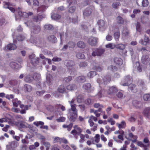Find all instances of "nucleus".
<instances>
[{"mask_svg": "<svg viewBox=\"0 0 150 150\" xmlns=\"http://www.w3.org/2000/svg\"><path fill=\"white\" fill-rule=\"evenodd\" d=\"M33 14L32 12H29L28 13H27L19 11L18 12V15H15L16 21H17L20 18L27 20V22H24V23L27 27L30 28L31 37L30 40V42L39 47H44L45 44L43 40L42 39L35 38L33 36V35L38 34L40 32L41 28L39 25H35L29 20V16L32 15Z\"/></svg>", "mask_w": 150, "mask_h": 150, "instance_id": "nucleus-1", "label": "nucleus"}, {"mask_svg": "<svg viewBox=\"0 0 150 150\" xmlns=\"http://www.w3.org/2000/svg\"><path fill=\"white\" fill-rule=\"evenodd\" d=\"M118 89L115 86H113L109 87L107 91L105 89H102L100 90L96 95V98H99L107 96L109 98H113L115 96V93L118 91Z\"/></svg>", "mask_w": 150, "mask_h": 150, "instance_id": "nucleus-2", "label": "nucleus"}, {"mask_svg": "<svg viewBox=\"0 0 150 150\" xmlns=\"http://www.w3.org/2000/svg\"><path fill=\"white\" fill-rule=\"evenodd\" d=\"M132 81V77L128 75L125 76L124 79L122 81L121 83V85L124 86H128L129 91H131L133 93H135L137 91V88L135 85L131 83Z\"/></svg>", "mask_w": 150, "mask_h": 150, "instance_id": "nucleus-3", "label": "nucleus"}, {"mask_svg": "<svg viewBox=\"0 0 150 150\" xmlns=\"http://www.w3.org/2000/svg\"><path fill=\"white\" fill-rule=\"evenodd\" d=\"M47 6H46L42 5L39 6L37 9L38 16H35L33 18V20L35 22H37L40 21L42 18L45 17L44 14H43L42 12L44 11L46 9Z\"/></svg>", "mask_w": 150, "mask_h": 150, "instance_id": "nucleus-4", "label": "nucleus"}, {"mask_svg": "<svg viewBox=\"0 0 150 150\" xmlns=\"http://www.w3.org/2000/svg\"><path fill=\"white\" fill-rule=\"evenodd\" d=\"M111 80V76L110 75H106L103 78L101 76H99L97 80V81L99 84L100 87V84L103 82L104 84H107L109 83Z\"/></svg>", "mask_w": 150, "mask_h": 150, "instance_id": "nucleus-5", "label": "nucleus"}, {"mask_svg": "<svg viewBox=\"0 0 150 150\" xmlns=\"http://www.w3.org/2000/svg\"><path fill=\"white\" fill-rule=\"evenodd\" d=\"M74 129L71 132V134H73L76 139L78 138V135H79L82 132V129L77 125H75L74 126Z\"/></svg>", "mask_w": 150, "mask_h": 150, "instance_id": "nucleus-6", "label": "nucleus"}, {"mask_svg": "<svg viewBox=\"0 0 150 150\" xmlns=\"http://www.w3.org/2000/svg\"><path fill=\"white\" fill-rule=\"evenodd\" d=\"M92 69L97 71L100 72L102 71L103 67L102 66H99L98 63L96 61H93L91 65Z\"/></svg>", "mask_w": 150, "mask_h": 150, "instance_id": "nucleus-7", "label": "nucleus"}, {"mask_svg": "<svg viewBox=\"0 0 150 150\" xmlns=\"http://www.w3.org/2000/svg\"><path fill=\"white\" fill-rule=\"evenodd\" d=\"M105 23L106 22L102 20H99L97 22V24L99 27L100 30L103 31L107 28V26Z\"/></svg>", "mask_w": 150, "mask_h": 150, "instance_id": "nucleus-8", "label": "nucleus"}, {"mask_svg": "<svg viewBox=\"0 0 150 150\" xmlns=\"http://www.w3.org/2000/svg\"><path fill=\"white\" fill-rule=\"evenodd\" d=\"M13 43H13H10L8 44L4 48V50H6V48L7 49L9 50H14L16 49V45L15 44V43L16 42V40H14V36L13 35Z\"/></svg>", "mask_w": 150, "mask_h": 150, "instance_id": "nucleus-9", "label": "nucleus"}, {"mask_svg": "<svg viewBox=\"0 0 150 150\" xmlns=\"http://www.w3.org/2000/svg\"><path fill=\"white\" fill-rule=\"evenodd\" d=\"M15 124L16 126L20 128H25L27 127H29L30 128L31 127V126H30L29 125L24 122H16Z\"/></svg>", "mask_w": 150, "mask_h": 150, "instance_id": "nucleus-10", "label": "nucleus"}, {"mask_svg": "<svg viewBox=\"0 0 150 150\" xmlns=\"http://www.w3.org/2000/svg\"><path fill=\"white\" fill-rule=\"evenodd\" d=\"M150 40L149 37L144 35V39H141L139 41V42L142 45H146L147 44L149 43Z\"/></svg>", "mask_w": 150, "mask_h": 150, "instance_id": "nucleus-11", "label": "nucleus"}, {"mask_svg": "<svg viewBox=\"0 0 150 150\" xmlns=\"http://www.w3.org/2000/svg\"><path fill=\"white\" fill-rule=\"evenodd\" d=\"M104 51L105 50L103 49H96L92 52V55L93 56H100Z\"/></svg>", "mask_w": 150, "mask_h": 150, "instance_id": "nucleus-12", "label": "nucleus"}, {"mask_svg": "<svg viewBox=\"0 0 150 150\" xmlns=\"http://www.w3.org/2000/svg\"><path fill=\"white\" fill-rule=\"evenodd\" d=\"M70 110H69V119L70 121L74 122L77 117L78 114L76 113L71 112H70Z\"/></svg>", "mask_w": 150, "mask_h": 150, "instance_id": "nucleus-13", "label": "nucleus"}, {"mask_svg": "<svg viewBox=\"0 0 150 150\" xmlns=\"http://www.w3.org/2000/svg\"><path fill=\"white\" fill-rule=\"evenodd\" d=\"M64 64L68 69H70L74 65V62L71 60H66L65 61ZM72 69V68H71Z\"/></svg>", "mask_w": 150, "mask_h": 150, "instance_id": "nucleus-14", "label": "nucleus"}, {"mask_svg": "<svg viewBox=\"0 0 150 150\" xmlns=\"http://www.w3.org/2000/svg\"><path fill=\"white\" fill-rule=\"evenodd\" d=\"M74 100L72 99L70 102V104L71 106V110L72 111L73 113H77V110L76 109V105L74 104Z\"/></svg>", "mask_w": 150, "mask_h": 150, "instance_id": "nucleus-15", "label": "nucleus"}, {"mask_svg": "<svg viewBox=\"0 0 150 150\" xmlns=\"http://www.w3.org/2000/svg\"><path fill=\"white\" fill-rule=\"evenodd\" d=\"M150 61V59L148 55H143L141 59L142 62L144 64H147Z\"/></svg>", "mask_w": 150, "mask_h": 150, "instance_id": "nucleus-16", "label": "nucleus"}, {"mask_svg": "<svg viewBox=\"0 0 150 150\" xmlns=\"http://www.w3.org/2000/svg\"><path fill=\"white\" fill-rule=\"evenodd\" d=\"M34 79L33 77L29 74L26 75L25 76L24 80L26 82L30 83Z\"/></svg>", "mask_w": 150, "mask_h": 150, "instance_id": "nucleus-17", "label": "nucleus"}, {"mask_svg": "<svg viewBox=\"0 0 150 150\" xmlns=\"http://www.w3.org/2000/svg\"><path fill=\"white\" fill-rule=\"evenodd\" d=\"M83 88L88 92H91V85L90 83H87L83 84Z\"/></svg>", "mask_w": 150, "mask_h": 150, "instance_id": "nucleus-18", "label": "nucleus"}, {"mask_svg": "<svg viewBox=\"0 0 150 150\" xmlns=\"http://www.w3.org/2000/svg\"><path fill=\"white\" fill-rule=\"evenodd\" d=\"M114 61L115 63L117 65H121L123 63L122 59L120 58H115Z\"/></svg>", "mask_w": 150, "mask_h": 150, "instance_id": "nucleus-19", "label": "nucleus"}, {"mask_svg": "<svg viewBox=\"0 0 150 150\" xmlns=\"http://www.w3.org/2000/svg\"><path fill=\"white\" fill-rule=\"evenodd\" d=\"M92 12V9L90 8H87L83 12V15L84 17L89 16Z\"/></svg>", "mask_w": 150, "mask_h": 150, "instance_id": "nucleus-20", "label": "nucleus"}, {"mask_svg": "<svg viewBox=\"0 0 150 150\" xmlns=\"http://www.w3.org/2000/svg\"><path fill=\"white\" fill-rule=\"evenodd\" d=\"M128 136L131 139V140L133 143H135L137 141L138 137L137 135H134L132 133H130L129 134Z\"/></svg>", "mask_w": 150, "mask_h": 150, "instance_id": "nucleus-21", "label": "nucleus"}, {"mask_svg": "<svg viewBox=\"0 0 150 150\" xmlns=\"http://www.w3.org/2000/svg\"><path fill=\"white\" fill-rule=\"evenodd\" d=\"M66 88L69 91H74L77 89V86L75 84H71L67 86Z\"/></svg>", "mask_w": 150, "mask_h": 150, "instance_id": "nucleus-22", "label": "nucleus"}, {"mask_svg": "<svg viewBox=\"0 0 150 150\" xmlns=\"http://www.w3.org/2000/svg\"><path fill=\"white\" fill-rule=\"evenodd\" d=\"M89 43L90 45H96L97 42V39L94 37H91L88 39Z\"/></svg>", "mask_w": 150, "mask_h": 150, "instance_id": "nucleus-23", "label": "nucleus"}, {"mask_svg": "<svg viewBox=\"0 0 150 150\" xmlns=\"http://www.w3.org/2000/svg\"><path fill=\"white\" fill-rule=\"evenodd\" d=\"M52 77L50 74H47L46 76L47 82L49 85L52 84Z\"/></svg>", "mask_w": 150, "mask_h": 150, "instance_id": "nucleus-24", "label": "nucleus"}, {"mask_svg": "<svg viewBox=\"0 0 150 150\" xmlns=\"http://www.w3.org/2000/svg\"><path fill=\"white\" fill-rule=\"evenodd\" d=\"M12 102L13 104V105L14 106L17 107L19 105H20L21 102L20 100H19L16 98H14L12 100Z\"/></svg>", "mask_w": 150, "mask_h": 150, "instance_id": "nucleus-25", "label": "nucleus"}, {"mask_svg": "<svg viewBox=\"0 0 150 150\" xmlns=\"http://www.w3.org/2000/svg\"><path fill=\"white\" fill-rule=\"evenodd\" d=\"M120 36V33L119 29V28H117V31L115 32L114 35V37L115 40L116 41H118Z\"/></svg>", "mask_w": 150, "mask_h": 150, "instance_id": "nucleus-26", "label": "nucleus"}, {"mask_svg": "<svg viewBox=\"0 0 150 150\" xmlns=\"http://www.w3.org/2000/svg\"><path fill=\"white\" fill-rule=\"evenodd\" d=\"M133 104L134 106L137 108H139L141 107L142 103L141 102L137 100H134L133 101Z\"/></svg>", "mask_w": 150, "mask_h": 150, "instance_id": "nucleus-27", "label": "nucleus"}, {"mask_svg": "<svg viewBox=\"0 0 150 150\" xmlns=\"http://www.w3.org/2000/svg\"><path fill=\"white\" fill-rule=\"evenodd\" d=\"M76 81L79 82L83 83L86 81V79L84 76H80L76 78Z\"/></svg>", "mask_w": 150, "mask_h": 150, "instance_id": "nucleus-28", "label": "nucleus"}, {"mask_svg": "<svg viewBox=\"0 0 150 150\" xmlns=\"http://www.w3.org/2000/svg\"><path fill=\"white\" fill-rule=\"evenodd\" d=\"M39 58H33V59L31 60V62L32 64L34 66H36L39 62Z\"/></svg>", "mask_w": 150, "mask_h": 150, "instance_id": "nucleus-29", "label": "nucleus"}, {"mask_svg": "<svg viewBox=\"0 0 150 150\" xmlns=\"http://www.w3.org/2000/svg\"><path fill=\"white\" fill-rule=\"evenodd\" d=\"M10 65L12 68L15 69H18L19 68V66L18 64L15 62H11L10 63Z\"/></svg>", "mask_w": 150, "mask_h": 150, "instance_id": "nucleus-30", "label": "nucleus"}, {"mask_svg": "<svg viewBox=\"0 0 150 150\" xmlns=\"http://www.w3.org/2000/svg\"><path fill=\"white\" fill-rule=\"evenodd\" d=\"M24 90L26 91L30 92L32 91V87L30 85L25 84L24 86Z\"/></svg>", "mask_w": 150, "mask_h": 150, "instance_id": "nucleus-31", "label": "nucleus"}, {"mask_svg": "<svg viewBox=\"0 0 150 150\" xmlns=\"http://www.w3.org/2000/svg\"><path fill=\"white\" fill-rule=\"evenodd\" d=\"M85 103L87 105L91 106L93 103V101L90 99L87 98L84 101Z\"/></svg>", "mask_w": 150, "mask_h": 150, "instance_id": "nucleus-32", "label": "nucleus"}, {"mask_svg": "<svg viewBox=\"0 0 150 150\" xmlns=\"http://www.w3.org/2000/svg\"><path fill=\"white\" fill-rule=\"evenodd\" d=\"M18 145V144L17 142L13 141L11 142L10 145H7L6 147L8 148V147L10 146L11 148H13L17 147Z\"/></svg>", "mask_w": 150, "mask_h": 150, "instance_id": "nucleus-33", "label": "nucleus"}, {"mask_svg": "<svg viewBox=\"0 0 150 150\" xmlns=\"http://www.w3.org/2000/svg\"><path fill=\"white\" fill-rule=\"evenodd\" d=\"M58 91L60 93H63L66 91V89L63 85H60L58 88Z\"/></svg>", "mask_w": 150, "mask_h": 150, "instance_id": "nucleus-34", "label": "nucleus"}, {"mask_svg": "<svg viewBox=\"0 0 150 150\" xmlns=\"http://www.w3.org/2000/svg\"><path fill=\"white\" fill-rule=\"evenodd\" d=\"M51 18L52 19L54 20H58L59 19L61 18V16L57 14L51 13Z\"/></svg>", "mask_w": 150, "mask_h": 150, "instance_id": "nucleus-35", "label": "nucleus"}, {"mask_svg": "<svg viewBox=\"0 0 150 150\" xmlns=\"http://www.w3.org/2000/svg\"><path fill=\"white\" fill-rule=\"evenodd\" d=\"M136 27L137 32L141 34L142 29L141 27L140 23L139 22H137L136 25Z\"/></svg>", "mask_w": 150, "mask_h": 150, "instance_id": "nucleus-36", "label": "nucleus"}, {"mask_svg": "<svg viewBox=\"0 0 150 150\" xmlns=\"http://www.w3.org/2000/svg\"><path fill=\"white\" fill-rule=\"evenodd\" d=\"M77 46L81 48H83L85 47V44L82 41H79L77 43Z\"/></svg>", "mask_w": 150, "mask_h": 150, "instance_id": "nucleus-37", "label": "nucleus"}, {"mask_svg": "<svg viewBox=\"0 0 150 150\" xmlns=\"http://www.w3.org/2000/svg\"><path fill=\"white\" fill-rule=\"evenodd\" d=\"M48 38V40L53 42L55 43L57 41V39L56 37L53 35L49 36Z\"/></svg>", "mask_w": 150, "mask_h": 150, "instance_id": "nucleus-38", "label": "nucleus"}, {"mask_svg": "<svg viewBox=\"0 0 150 150\" xmlns=\"http://www.w3.org/2000/svg\"><path fill=\"white\" fill-rule=\"evenodd\" d=\"M105 47L107 48H109L111 49H114L116 47V45L113 43H110L105 45Z\"/></svg>", "mask_w": 150, "mask_h": 150, "instance_id": "nucleus-39", "label": "nucleus"}, {"mask_svg": "<svg viewBox=\"0 0 150 150\" xmlns=\"http://www.w3.org/2000/svg\"><path fill=\"white\" fill-rule=\"evenodd\" d=\"M60 37L61 39V43H62V40L64 38V37H65V38L67 39L68 37V34L67 33H66L65 35L63 33H60L59 34Z\"/></svg>", "mask_w": 150, "mask_h": 150, "instance_id": "nucleus-40", "label": "nucleus"}, {"mask_svg": "<svg viewBox=\"0 0 150 150\" xmlns=\"http://www.w3.org/2000/svg\"><path fill=\"white\" fill-rule=\"evenodd\" d=\"M116 47L120 50H123L125 49V45L122 44H119L116 45Z\"/></svg>", "mask_w": 150, "mask_h": 150, "instance_id": "nucleus-41", "label": "nucleus"}, {"mask_svg": "<svg viewBox=\"0 0 150 150\" xmlns=\"http://www.w3.org/2000/svg\"><path fill=\"white\" fill-rule=\"evenodd\" d=\"M96 74V71H91L88 74L87 76L90 78H92Z\"/></svg>", "mask_w": 150, "mask_h": 150, "instance_id": "nucleus-42", "label": "nucleus"}, {"mask_svg": "<svg viewBox=\"0 0 150 150\" xmlns=\"http://www.w3.org/2000/svg\"><path fill=\"white\" fill-rule=\"evenodd\" d=\"M84 97L81 95H79L77 98V101L79 103H81L83 102V100Z\"/></svg>", "mask_w": 150, "mask_h": 150, "instance_id": "nucleus-43", "label": "nucleus"}, {"mask_svg": "<svg viewBox=\"0 0 150 150\" xmlns=\"http://www.w3.org/2000/svg\"><path fill=\"white\" fill-rule=\"evenodd\" d=\"M129 33V31L126 28H124L122 31V35L125 36H127Z\"/></svg>", "mask_w": 150, "mask_h": 150, "instance_id": "nucleus-44", "label": "nucleus"}, {"mask_svg": "<svg viewBox=\"0 0 150 150\" xmlns=\"http://www.w3.org/2000/svg\"><path fill=\"white\" fill-rule=\"evenodd\" d=\"M126 126V123L125 121H122L120 124H118V127L119 128H125Z\"/></svg>", "mask_w": 150, "mask_h": 150, "instance_id": "nucleus-45", "label": "nucleus"}, {"mask_svg": "<svg viewBox=\"0 0 150 150\" xmlns=\"http://www.w3.org/2000/svg\"><path fill=\"white\" fill-rule=\"evenodd\" d=\"M44 28L45 30H51L53 29V26L50 24L45 25Z\"/></svg>", "mask_w": 150, "mask_h": 150, "instance_id": "nucleus-46", "label": "nucleus"}, {"mask_svg": "<svg viewBox=\"0 0 150 150\" xmlns=\"http://www.w3.org/2000/svg\"><path fill=\"white\" fill-rule=\"evenodd\" d=\"M143 98L144 100L145 101L150 100V94H144L143 96Z\"/></svg>", "mask_w": 150, "mask_h": 150, "instance_id": "nucleus-47", "label": "nucleus"}, {"mask_svg": "<svg viewBox=\"0 0 150 150\" xmlns=\"http://www.w3.org/2000/svg\"><path fill=\"white\" fill-rule=\"evenodd\" d=\"M34 79L36 80H39L40 78V75L39 74L35 73H34L33 76Z\"/></svg>", "mask_w": 150, "mask_h": 150, "instance_id": "nucleus-48", "label": "nucleus"}, {"mask_svg": "<svg viewBox=\"0 0 150 150\" xmlns=\"http://www.w3.org/2000/svg\"><path fill=\"white\" fill-rule=\"evenodd\" d=\"M76 56L79 59H84L85 58V55L81 53H77Z\"/></svg>", "mask_w": 150, "mask_h": 150, "instance_id": "nucleus-49", "label": "nucleus"}, {"mask_svg": "<svg viewBox=\"0 0 150 150\" xmlns=\"http://www.w3.org/2000/svg\"><path fill=\"white\" fill-rule=\"evenodd\" d=\"M47 109L50 112H52L54 111V107L51 105H47L46 106Z\"/></svg>", "mask_w": 150, "mask_h": 150, "instance_id": "nucleus-50", "label": "nucleus"}, {"mask_svg": "<svg viewBox=\"0 0 150 150\" xmlns=\"http://www.w3.org/2000/svg\"><path fill=\"white\" fill-rule=\"evenodd\" d=\"M34 125H36L37 127H38L39 125L42 126L44 124V122L42 121L34 122H33Z\"/></svg>", "mask_w": 150, "mask_h": 150, "instance_id": "nucleus-51", "label": "nucleus"}, {"mask_svg": "<svg viewBox=\"0 0 150 150\" xmlns=\"http://www.w3.org/2000/svg\"><path fill=\"white\" fill-rule=\"evenodd\" d=\"M108 68V70L111 71H116L117 69V67L113 65H111L109 66Z\"/></svg>", "mask_w": 150, "mask_h": 150, "instance_id": "nucleus-52", "label": "nucleus"}, {"mask_svg": "<svg viewBox=\"0 0 150 150\" xmlns=\"http://www.w3.org/2000/svg\"><path fill=\"white\" fill-rule=\"evenodd\" d=\"M73 126V124L70 123L68 125H64L63 126V127L64 128H67V130L69 131H70Z\"/></svg>", "mask_w": 150, "mask_h": 150, "instance_id": "nucleus-53", "label": "nucleus"}, {"mask_svg": "<svg viewBox=\"0 0 150 150\" xmlns=\"http://www.w3.org/2000/svg\"><path fill=\"white\" fill-rule=\"evenodd\" d=\"M136 117L135 115H132L129 119V120L130 122H134L136 120Z\"/></svg>", "mask_w": 150, "mask_h": 150, "instance_id": "nucleus-54", "label": "nucleus"}, {"mask_svg": "<svg viewBox=\"0 0 150 150\" xmlns=\"http://www.w3.org/2000/svg\"><path fill=\"white\" fill-rule=\"evenodd\" d=\"M117 20L118 23L122 24L124 23V21L123 18L120 16H118L117 18Z\"/></svg>", "mask_w": 150, "mask_h": 150, "instance_id": "nucleus-55", "label": "nucleus"}, {"mask_svg": "<svg viewBox=\"0 0 150 150\" xmlns=\"http://www.w3.org/2000/svg\"><path fill=\"white\" fill-rule=\"evenodd\" d=\"M88 63L86 62H80L79 65L80 67H85L88 65Z\"/></svg>", "mask_w": 150, "mask_h": 150, "instance_id": "nucleus-56", "label": "nucleus"}, {"mask_svg": "<svg viewBox=\"0 0 150 150\" xmlns=\"http://www.w3.org/2000/svg\"><path fill=\"white\" fill-rule=\"evenodd\" d=\"M68 45L69 48H74L75 46V43L74 42L70 41L68 43Z\"/></svg>", "mask_w": 150, "mask_h": 150, "instance_id": "nucleus-57", "label": "nucleus"}, {"mask_svg": "<svg viewBox=\"0 0 150 150\" xmlns=\"http://www.w3.org/2000/svg\"><path fill=\"white\" fill-rule=\"evenodd\" d=\"M76 0H67V2L68 4V6H69L73 4L76 3Z\"/></svg>", "mask_w": 150, "mask_h": 150, "instance_id": "nucleus-58", "label": "nucleus"}, {"mask_svg": "<svg viewBox=\"0 0 150 150\" xmlns=\"http://www.w3.org/2000/svg\"><path fill=\"white\" fill-rule=\"evenodd\" d=\"M4 8H8L10 6V4L9 2H4Z\"/></svg>", "mask_w": 150, "mask_h": 150, "instance_id": "nucleus-59", "label": "nucleus"}, {"mask_svg": "<svg viewBox=\"0 0 150 150\" xmlns=\"http://www.w3.org/2000/svg\"><path fill=\"white\" fill-rule=\"evenodd\" d=\"M25 37L23 35H20L16 38V39L18 41H22L24 40Z\"/></svg>", "mask_w": 150, "mask_h": 150, "instance_id": "nucleus-60", "label": "nucleus"}, {"mask_svg": "<svg viewBox=\"0 0 150 150\" xmlns=\"http://www.w3.org/2000/svg\"><path fill=\"white\" fill-rule=\"evenodd\" d=\"M142 4L143 6H147L148 4V1L147 0H142Z\"/></svg>", "mask_w": 150, "mask_h": 150, "instance_id": "nucleus-61", "label": "nucleus"}, {"mask_svg": "<svg viewBox=\"0 0 150 150\" xmlns=\"http://www.w3.org/2000/svg\"><path fill=\"white\" fill-rule=\"evenodd\" d=\"M120 3L119 2L113 3L112 5V7L115 8H117L119 6Z\"/></svg>", "mask_w": 150, "mask_h": 150, "instance_id": "nucleus-62", "label": "nucleus"}, {"mask_svg": "<svg viewBox=\"0 0 150 150\" xmlns=\"http://www.w3.org/2000/svg\"><path fill=\"white\" fill-rule=\"evenodd\" d=\"M72 79L71 76H69L65 78L64 79V81L68 83Z\"/></svg>", "mask_w": 150, "mask_h": 150, "instance_id": "nucleus-63", "label": "nucleus"}, {"mask_svg": "<svg viewBox=\"0 0 150 150\" xmlns=\"http://www.w3.org/2000/svg\"><path fill=\"white\" fill-rule=\"evenodd\" d=\"M100 135L98 134H96L95 137V141L96 143H98L100 141Z\"/></svg>", "mask_w": 150, "mask_h": 150, "instance_id": "nucleus-64", "label": "nucleus"}]
</instances>
